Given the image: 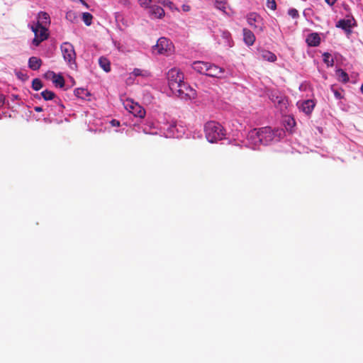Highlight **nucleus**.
<instances>
[{"instance_id": "nucleus-40", "label": "nucleus", "mask_w": 363, "mask_h": 363, "mask_svg": "<svg viewBox=\"0 0 363 363\" xmlns=\"http://www.w3.org/2000/svg\"><path fill=\"white\" fill-rule=\"evenodd\" d=\"M183 9H184V11H189V6H185V5H184V6H183Z\"/></svg>"}, {"instance_id": "nucleus-24", "label": "nucleus", "mask_w": 363, "mask_h": 363, "mask_svg": "<svg viewBox=\"0 0 363 363\" xmlns=\"http://www.w3.org/2000/svg\"><path fill=\"white\" fill-rule=\"evenodd\" d=\"M40 94L45 101H50L48 104H52L54 99H59L54 92L49 90H45L42 91Z\"/></svg>"}, {"instance_id": "nucleus-17", "label": "nucleus", "mask_w": 363, "mask_h": 363, "mask_svg": "<svg viewBox=\"0 0 363 363\" xmlns=\"http://www.w3.org/2000/svg\"><path fill=\"white\" fill-rule=\"evenodd\" d=\"M352 21L350 19H340L336 23V27L342 29L347 34L351 33Z\"/></svg>"}, {"instance_id": "nucleus-15", "label": "nucleus", "mask_w": 363, "mask_h": 363, "mask_svg": "<svg viewBox=\"0 0 363 363\" xmlns=\"http://www.w3.org/2000/svg\"><path fill=\"white\" fill-rule=\"evenodd\" d=\"M243 41L247 46H252L256 40L254 33L246 28L242 29Z\"/></svg>"}, {"instance_id": "nucleus-8", "label": "nucleus", "mask_w": 363, "mask_h": 363, "mask_svg": "<svg viewBox=\"0 0 363 363\" xmlns=\"http://www.w3.org/2000/svg\"><path fill=\"white\" fill-rule=\"evenodd\" d=\"M248 25L252 28L257 34L264 30L265 26L262 17L255 12H251L246 16Z\"/></svg>"}, {"instance_id": "nucleus-38", "label": "nucleus", "mask_w": 363, "mask_h": 363, "mask_svg": "<svg viewBox=\"0 0 363 363\" xmlns=\"http://www.w3.org/2000/svg\"><path fill=\"white\" fill-rule=\"evenodd\" d=\"M288 125L291 127H293L295 125V121L293 118H289Z\"/></svg>"}, {"instance_id": "nucleus-13", "label": "nucleus", "mask_w": 363, "mask_h": 363, "mask_svg": "<svg viewBox=\"0 0 363 363\" xmlns=\"http://www.w3.org/2000/svg\"><path fill=\"white\" fill-rule=\"evenodd\" d=\"M146 9H148V14L152 19L162 18L164 16L163 8L158 4H152Z\"/></svg>"}, {"instance_id": "nucleus-7", "label": "nucleus", "mask_w": 363, "mask_h": 363, "mask_svg": "<svg viewBox=\"0 0 363 363\" xmlns=\"http://www.w3.org/2000/svg\"><path fill=\"white\" fill-rule=\"evenodd\" d=\"M152 50L155 53L168 56L173 52L174 45L169 39L162 37L158 39Z\"/></svg>"}, {"instance_id": "nucleus-34", "label": "nucleus", "mask_w": 363, "mask_h": 363, "mask_svg": "<svg viewBox=\"0 0 363 363\" xmlns=\"http://www.w3.org/2000/svg\"><path fill=\"white\" fill-rule=\"evenodd\" d=\"M267 6L270 9H276L277 4L275 0H267Z\"/></svg>"}, {"instance_id": "nucleus-26", "label": "nucleus", "mask_w": 363, "mask_h": 363, "mask_svg": "<svg viewBox=\"0 0 363 363\" xmlns=\"http://www.w3.org/2000/svg\"><path fill=\"white\" fill-rule=\"evenodd\" d=\"M53 75L52 82L56 86L63 87L65 85L64 78L61 75H57L55 72H52Z\"/></svg>"}, {"instance_id": "nucleus-16", "label": "nucleus", "mask_w": 363, "mask_h": 363, "mask_svg": "<svg viewBox=\"0 0 363 363\" xmlns=\"http://www.w3.org/2000/svg\"><path fill=\"white\" fill-rule=\"evenodd\" d=\"M50 23V16L48 13L40 11L38 15V22L35 26H46Z\"/></svg>"}, {"instance_id": "nucleus-14", "label": "nucleus", "mask_w": 363, "mask_h": 363, "mask_svg": "<svg viewBox=\"0 0 363 363\" xmlns=\"http://www.w3.org/2000/svg\"><path fill=\"white\" fill-rule=\"evenodd\" d=\"M298 108L306 115H310L315 106V102L311 99H307L297 102Z\"/></svg>"}, {"instance_id": "nucleus-36", "label": "nucleus", "mask_w": 363, "mask_h": 363, "mask_svg": "<svg viewBox=\"0 0 363 363\" xmlns=\"http://www.w3.org/2000/svg\"><path fill=\"white\" fill-rule=\"evenodd\" d=\"M110 124L111 125L112 127H117L119 126L120 122L116 119H112L110 121Z\"/></svg>"}, {"instance_id": "nucleus-3", "label": "nucleus", "mask_w": 363, "mask_h": 363, "mask_svg": "<svg viewBox=\"0 0 363 363\" xmlns=\"http://www.w3.org/2000/svg\"><path fill=\"white\" fill-rule=\"evenodd\" d=\"M191 68L197 73L210 77L223 79L233 76V70L230 68L220 67L209 62L194 61L191 64Z\"/></svg>"}, {"instance_id": "nucleus-31", "label": "nucleus", "mask_w": 363, "mask_h": 363, "mask_svg": "<svg viewBox=\"0 0 363 363\" xmlns=\"http://www.w3.org/2000/svg\"><path fill=\"white\" fill-rule=\"evenodd\" d=\"M157 0H138V2L143 8H147V6H150L152 4H156Z\"/></svg>"}, {"instance_id": "nucleus-33", "label": "nucleus", "mask_w": 363, "mask_h": 363, "mask_svg": "<svg viewBox=\"0 0 363 363\" xmlns=\"http://www.w3.org/2000/svg\"><path fill=\"white\" fill-rule=\"evenodd\" d=\"M288 14L293 18H297L299 16L298 11L294 8L288 10Z\"/></svg>"}, {"instance_id": "nucleus-30", "label": "nucleus", "mask_w": 363, "mask_h": 363, "mask_svg": "<svg viewBox=\"0 0 363 363\" xmlns=\"http://www.w3.org/2000/svg\"><path fill=\"white\" fill-rule=\"evenodd\" d=\"M43 87V83L39 79H34L32 82V88L34 90L38 91Z\"/></svg>"}, {"instance_id": "nucleus-25", "label": "nucleus", "mask_w": 363, "mask_h": 363, "mask_svg": "<svg viewBox=\"0 0 363 363\" xmlns=\"http://www.w3.org/2000/svg\"><path fill=\"white\" fill-rule=\"evenodd\" d=\"M99 66L106 72H108L111 70V63L108 58L101 57L99 59Z\"/></svg>"}, {"instance_id": "nucleus-37", "label": "nucleus", "mask_w": 363, "mask_h": 363, "mask_svg": "<svg viewBox=\"0 0 363 363\" xmlns=\"http://www.w3.org/2000/svg\"><path fill=\"white\" fill-rule=\"evenodd\" d=\"M34 110L37 112H41L43 111H46L45 108H43V106H35Z\"/></svg>"}, {"instance_id": "nucleus-41", "label": "nucleus", "mask_w": 363, "mask_h": 363, "mask_svg": "<svg viewBox=\"0 0 363 363\" xmlns=\"http://www.w3.org/2000/svg\"><path fill=\"white\" fill-rule=\"evenodd\" d=\"M196 135L197 138H201L202 136V134L199 131L196 133ZM194 138H196V135H194Z\"/></svg>"}, {"instance_id": "nucleus-28", "label": "nucleus", "mask_w": 363, "mask_h": 363, "mask_svg": "<svg viewBox=\"0 0 363 363\" xmlns=\"http://www.w3.org/2000/svg\"><path fill=\"white\" fill-rule=\"evenodd\" d=\"M323 60L328 67H333L334 65V60L329 52L323 54Z\"/></svg>"}, {"instance_id": "nucleus-1", "label": "nucleus", "mask_w": 363, "mask_h": 363, "mask_svg": "<svg viewBox=\"0 0 363 363\" xmlns=\"http://www.w3.org/2000/svg\"><path fill=\"white\" fill-rule=\"evenodd\" d=\"M286 133L283 128H274L271 127H262L251 130L246 138L245 145L256 150L260 145H269L279 142L285 137Z\"/></svg>"}, {"instance_id": "nucleus-22", "label": "nucleus", "mask_w": 363, "mask_h": 363, "mask_svg": "<svg viewBox=\"0 0 363 363\" xmlns=\"http://www.w3.org/2000/svg\"><path fill=\"white\" fill-rule=\"evenodd\" d=\"M130 74L134 77H141L144 79L151 77V73L148 70L139 68H135Z\"/></svg>"}, {"instance_id": "nucleus-19", "label": "nucleus", "mask_w": 363, "mask_h": 363, "mask_svg": "<svg viewBox=\"0 0 363 363\" xmlns=\"http://www.w3.org/2000/svg\"><path fill=\"white\" fill-rule=\"evenodd\" d=\"M259 57L265 61L274 62L277 60V56L271 51L263 50L260 52Z\"/></svg>"}, {"instance_id": "nucleus-35", "label": "nucleus", "mask_w": 363, "mask_h": 363, "mask_svg": "<svg viewBox=\"0 0 363 363\" xmlns=\"http://www.w3.org/2000/svg\"><path fill=\"white\" fill-rule=\"evenodd\" d=\"M156 4H160V6H169L172 3L169 0H157Z\"/></svg>"}, {"instance_id": "nucleus-2", "label": "nucleus", "mask_w": 363, "mask_h": 363, "mask_svg": "<svg viewBox=\"0 0 363 363\" xmlns=\"http://www.w3.org/2000/svg\"><path fill=\"white\" fill-rule=\"evenodd\" d=\"M158 129L167 138H181L186 131V128L181 123H178L167 113L160 115L157 123L150 121H147L144 132L155 135L157 134Z\"/></svg>"}, {"instance_id": "nucleus-9", "label": "nucleus", "mask_w": 363, "mask_h": 363, "mask_svg": "<svg viewBox=\"0 0 363 363\" xmlns=\"http://www.w3.org/2000/svg\"><path fill=\"white\" fill-rule=\"evenodd\" d=\"M172 93L173 95L184 100L194 99L196 95V91L184 82L180 84L179 87Z\"/></svg>"}, {"instance_id": "nucleus-4", "label": "nucleus", "mask_w": 363, "mask_h": 363, "mask_svg": "<svg viewBox=\"0 0 363 363\" xmlns=\"http://www.w3.org/2000/svg\"><path fill=\"white\" fill-rule=\"evenodd\" d=\"M204 132L207 140L211 143H216L225 139L226 130L218 122L213 121L207 122L204 125Z\"/></svg>"}, {"instance_id": "nucleus-29", "label": "nucleus", "mask_w": 363, "mask_h": 363, "mask_svg": "<svg viewBox=\"0 0 363 363\" xmlns=\"http://www.w3.org/2000/svg\"><path fill=\"white\" fill-rule=\"evenodd\" d=\"M92 15L88 12L83 13L82 20L86 26H90L92 21Z\"/></svg>"}, {"instance_id": "nucleus-12", "label": "nucleus", "mask_w": 363, "mask_h": 363, "mask_svg": "<svg viewBox=\"0 0 363 363\" xmlns=\"http://www.w3.org/2000/svg\"><path fill=\"white\" fill-rule=\"evenodd\" d=\"M65 108L61 99H55L52 104H47L45 110L49 116H59L62 113Z\"/></svg>"}, {"instance_id": "nucleus-39", "label": "nucleus", "mask_w": 363, "mask_h": 363, "mask_svg": "<svg viewBox=\"0 0 363 363\" xmlns=\"http://www.w3.org/2000/svg\"><path fill=\"white\" fill-rule=\"evenodd\" d=\"M325 1L330 6H333L336 2V0H325Z\"/></svg>"}, {"instance_id": "nucleus-18", "label": "nucleus", "mask_w": 363, "mask_h": 363, "mask_svg": "<svg viewBox=\"0 0 363 363\" xmlns=\"http://www.w3.org/2000/svg\"><path fill=\"white\" fill-rule=\"evenodd\" d=\"M306 43L310 47L318 46L320 43V38L316 33H311L306 38Z\"/></svg>"}, {"instance_id": "nucleus-23", "label": "nucleus", "mask_w": 363, "mask_h": 363, "mask_svg": "<svg viewBox=\"0 0 363 363\" xmlns=\"http://www.w3.org/2000/svg\"><path fill=\"white\" fill-rule=\"evenodd\" d=\"M74 95L82 99L86 100L90 96V94L87 89L83 88H77L74 90Z\"/></svg>"}, {"instance_id": "nucleus-20", "label": "nucleus", "mask_w": 363, "mask_h": 363, "mask_svg": "<svg viewBox=\"0 0 363 363\" xmlns=\"http://www.w3.org/2000/svg\"><path fill=\"white\" fill-rule=\"evenodd\" d=\"M42 65V60L37 57H31L28 60V67L32 70H38Z\"/></svg>"}, {"instance_id": "nucleus-42", "label": "nucleus", "mask_w": 363, "mask_h": 363, "mask_svg": "<svg viewBox=\"0 0 363 363\" xmlns=\"http://www.w3.org/2000/svg\"><path fill=\"white\" fill-rule=\"evenodd\" d=\"M361 91H362V93L363 94V84H362V86H361Z\"/></svg>"}, {"instance_id": "nucleus-11", "label": "nucleus", "mask_w": 363, "mask_h": 363, "mask_svg": "<svg viewBox=\"0 0 363 363\" xmlns=\"http://www.w3.org/2000/svg\"><path fill=\"white\" fill-rule=\"evenodd\" d=\"M31 29L35 34V38L32 41L34 46H38L41 42L48 38V29L45 26H32Z\"/></svg>"}, {"instance_id": "nucleus-5", "label": "nucleus", "mask_w": 363, "mask_h": 363, "mask_svg": "<svg viewBox=\"0 0 363 363\" xmlns=\"http://www.w3.org/2000/svg\"><path fill=\"white\" fill-rule=\"evenodd\" d=\"M60 50L63 59L69 67L72 69H76L77 67V55L73 45L69 42H64L60 45Z\"/></svg>"}, {"instance_id": "nucleus-10", "label": "nucleus", "mask_w": 363, "mask_h": 363, "mask_svg": "<svg viewBox=\"0 0 363 363\" xmlns=\"http://www.w3.org/2000/svg\"><path fill=\"white\" fill-rule=\"evenodd\" d=\"M124 106L125 109L135 117L141 119L145 116L146 112L145 108L139 104L134 102L133 100H127L124 104Z\"/></svg>"}, {"instance_id": "nucleus-6", "label": "nucleus", "mask_w": 363, "mask_h": 363, "mask_svg": "<svg viewBox=\"0 0 363 363\" xmlns=\"http://www.w3.org/2000/svg\"><path fill=\"white\" fill-rule=\"evenodd\" d=\"M167 82L170 91L172 92L184 82V74L177 68H172L167 72Z\"/></svg>"}, {"instance_id": "nucleus-32", "label": "nucleus", "mask_w": 363, "mask_h": 363, "mask_svg": "<svg viewBox=\"0 0 363 363\" xmlns=\"http://www.w3.org/2000/svg\"><path fill=\"white\" fill-rule=\"evenodd\" d=\"M331 91H333L334 96L335 97L336 99H341L343 98V96L342 94V89L340 90V89H335L334 86H332Z\"/></svg>"}, {"instance_id": "nucleus-27", "label": "nucleus", "mask_w": 363, "mask_h": 363, "mask_svg": "<svg viewBox=\"0 0 363 363\" xmlns=\"http://www.w3.org/2000/svg\"><path fill=\"white\" fill-rule=\"evenodd\" d=\"M336 74H337L339 81H340L343 83H346L349 81V76H348L347 73L346 72H345L343 69H337L336 71Z\"/></svg>"}, {"instance_id": "nucleus-21", "label": "nucleus", "mask_w": 363, "mask_h": 363, "mask_svg": "<svg viewBox=\"0 0 363 363\" xmlns=\"http://www.w3.org/2000/svg\"><path fill=\"white\" fill-rule=\"evenodd\" d=\"M221 38L223 40V44L228 48H231L233 45V42L231 38V34L228 30H223L221 33Z\"/></svg>"}]
</instances>
